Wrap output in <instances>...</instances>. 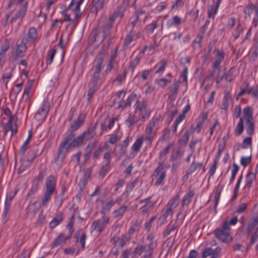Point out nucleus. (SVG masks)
Listing matches in <instances>:
<instances>
[{
    "label": "nucleus",
    "instance_id": "1",
    "mask_svg": "<svg viewBox=\"0 0 258 258\" xmlns=\"http://www.w3.org/2000/svg\"><path fill=\"white\" fill-rule=\"evenodd\" d=\"M85 116L83 114H80L78 118L74 120L70 127L69 134L64 138L61 143L58 149L57 156L55 158V163L59 166L62 165V163L66 157L68 152L67 146L69 143L75 139L76 134L75 132L78 130L84 123Z\"/></svg>",
    "mask_w": 258,
    "mask_h": 258
},
{
    "label": "nucleus",
    "instance_id": "2",
    "mask_svg": "<svg viewBox=\"0 0 258 258\" xmlns=\"http://www.w3.org/2000/svg\"><path fill=\"white\" fill-rule=\"evenodd\" d=\"M97 122L91 124L88 130L78 136L68 145V150L70 148H76L82 144L84 141H89L94 137L96 134Z\"/></svg>",
    "mask_w": 258,
    "mask_h": 258
},
{
    "label": "nucleus",
    "instance_id": "3",
    "mask_svg": "<svg viewBox=\"0 0 258 258\" xmlns=\"http://www.w3.org/2000/svg\"><path fill=\"white\" fill-rule=\"evenodd\" d=\"M55 190V181L54 180V177L53 175H50L46 179V190L42 199V205L43 206H47L51 195Z\"/></svg>",
    "mask_w": 258,
    "mask_h": 258
},
{
    "label": "nucleus",
    "instance_id": "4",
    "mask_svg": "<svg viewBox=\"0 0 258 258\" xmlns=\"http://www.w3.org/2000/svg\"><path fill=\"white\" fill-rule=\"evenodd\" d=\"M230 228L227 223H223L220 228H217L214 231L215 237L222 242H229L232 240L230 235Z\"/></svg>",
    "mask_w": 258,
    "mask_h": 258
},
{
    "label": "nucleus",
    "instance_id": "5",
    "mask_svg": "<svg viewBox=\"0 0 258 258\" xmlns=\"http://www.w3.org/2000/svg\"><path fill=\"white\" fill-rule=\"evenodd\" d=\"M28 41L27 39H22L21 42L18 45L15 53L13 56L14 61L23 56V53L26 50V43Z\"/></svg>",
    "mask_w": 258,
    "mask_h": 258
},
{
    "label": "nucleus",
    "instance_id": "6",
    "mask_svg": "<svg viewBox=\"0 0 258 258\" xmlns=\"http://www.w3.org/2000/svg\"><path fill=\"white\" fill-rule=\"evenodd\" d=\"M180 83V81L179 80L176 81L174 82L173 85L169 87L170 90L168 97L169 100L174 101L176 98Z\"/></svg>",
    "mask_w": 258,
    "mask_h": 258
},
{
    "label": "nucleus",
    "instance_id": "7",
    "mask_svg": "<svg viewBox=\"0 0 258 258\" xmlns=\"http://www.w3.org/2000/svg\"><path fill=\"white\" fill-rule=\"evenodd\" d=\"M195 193L194 189H189L188 191L184 196L182 201V206H188L190 203L192 199L195 196Z\"/></svg>",
    "mask_w": 258,
    "mask_h": 258
},
{
    "label": "nucleus",
    "instance_id": "8",
    "mask_svg": "<svg viewBox=\"0 0 258 258\" xmlns=\"http://www.w3.org/2000/svg\"><path fill=\"white\" fill-rule=\"evenodd\" d=\"M243 121L254 120L253 117V111L252 109L250 106L245 107L243 110Z\"/></svg>",
    "mask_w": 258,
    "mask_h": 258
},
{
    "label": "nucleus",
    "instance_id": "9",
    "mask_svg": "<svg viewBox=\"0 0 258 258\" xmlns=\"http://www.w3.org/2000/svg\"><path fill=\"white\" fill-rule=\"evenodd\" d=\"M91 174V169L90 168L85 169L83 170V176L79 181L80 186L84 187L87 184L88 180L90 178Z\"/></svg>",
    "mask_w": 258,
    "mask_h": 258
},
{
    "label": "nucleus",
    "instance_id": "10",
    "mask_svg": "<svg viewBox=\"0 0 258 258\" xmlns=\"http://www.w3.org/2000/svg\"><path fill=\"white\" fill-rule=\"evenodd\" d=\"M245 125L247 134L250 136H252L255 130L254 120L245 121Z\"/></svg>",
    "mask_w": 258,
    "mask_h": 258
},
{
    "label": "nucleus",
    "instance_id": "11",
    "mask_svg": "<svg viewBox=\"0 0 258 258\" xmlns=\"http://www.w3.org/2000/svg\"><path fill=\"white\" fill-rule=\"evenodd\" d=\"M70 237L68 235L64 236L63 233H60L55 239L52 246V248L56 247L61 245V243H65L67 239Z\"/></svg>",
    "mask_w": 258,
    "mask_h": 258
},
{
    "label": "nucleus",
    "instance_id": "12",
    "mask_svg": "<svg viewBox=\"0 0 258 258\" xmlns=\"http://www.w3.org/2000/svg\"><path fill=\"white\" fill-rule=\"evenodd\" d=\"M26 11V6H23L21 9L16 13L15 16L11 19V23H13L18 19H22L24 17Z\"/></svg>",
    "mask_w": 258,
    "mask_h": 258
},
{
    "label": "nucleus",
    "instance_id": "13",
    "mask_svg": "<svg viewBox=\"0 0 258 258\" xmlns=\"http://www.w3.org/2000/svg\"><path fill=\"white\" fill-rule=\"evenodd\" d=\"M258 216L254 218L252 222L248 225L247 229V232L248 235H250L253 232L258 230Z\"/></svg>",
    "mask_w": 258,
    "mask_h": 258
},
{
    "label": "nucleus",
    "instance_id": "14",
    "mask_svg": "<svg viewBox=\"0 0 258 258\" xmlns=\"http://www.w3.org/2000/svg\"><path fill=\"white\" fill-rule=\"evenodd\" d=\"M207 117L208 113L207 112H203L199 117V120L196 127V130L198 133L200 132L203 124L205 121L207 119Z\"/></svg>",
    "mask_w": 258,
    "mask_h": 258
},
{
    "label": "nucleus",
    "instance_id": "15",
    "mask_svg": "<svg viewBox=\"0 0 258 258\" xmlns=\"http://www.w3.org/2000/svg\"><path fill=\"white\" fill-rule=\"evenodd\" d=\"M63 220L62 215L59 213L56 215L55 217L49 223V227L51 229L55 228Z\"/></svg>",
    "mask_w": 258,
    "mask_h": 258
},
{
    "label": "nucleus",
    "instance_id": "16",
    "mask_svg": "<svg viewBox=\"0 0 258 258\" xmlns=\"http://www.w3.org/2000/svg\"><path fill=\"white\" fill-rule=\"evenodd\" d=\"M202 167V163H196L193 162L190 165L189 167L187 170L186 172V179L188 178V175L191 174L193 172L198 170Z\"/></svg>",
    "mask_w": 258,
    "mask_h": 258
},
{
    "label": "nucleus",
    "instance_id": "17",
    "mask_svg": "<svg viewBox=\"0 0 258 258\" xmlns=\"http://www.w3.org/2000/svg\"><path fill=\"white\" fill-rule=\"evenodd\" d=\"M146 248V245L140 244L137 245L132 252V257H136L140 256Z\"/></svg>",
    "mask_w": 258,
    "mask_h": 258
},
{
    "label": "nucleus",
    "instance_id": "18",
    "mask_svg": "<svg viewBox=\"0 0 258 258\" xmlns=\"http://www.w3.org/2000/svg\"><path fill=\"white\" fill-rule=\"evenodd\" d=\"M50 109V104L47 99L43 100L42 105L39 110L42 113L43 116H46Z\"/></svg>",
    "mask_w": 258,
    "mask_h": 258
},
{
    "label": "nucleus",
    "instance_id": "19",
    "mask_svg": "<svg viewBox=\"0 0 258 258\" xmlns=\"http://www.w3.org/2000/svg\"><path fill=\"white\" fill-rule=\"evenodd\" d=\"M244 130V121L243 118H240L239 121L237 123L234 130V134L236 136H239L242 134Z\"/></svg>",
    "mask_w": 258,
    "mask_h": 258
},
{
    "label": "nucleus",
    "instance_id": "20",
    "mask_svg": "<svg viewBox=\"0 0 258 258\" xmlns=\"http://www.w3.org/2000/svg\"><path fill=\"white\" fill-rule=\"evenodd\" d=\"M183 153L178 149L176 150H173L171 152L170 156V161L175 162L177 160H180Z\"/></svg>",
    "mask_w": 258,
    "mask_h": 258
},
{
    "label": "nucleus",
    "instance_id": "21",
    "mask_svg": "<svg viewBox=\"0 0 258 258\" xmlns=\"http://www.w3.org/2000/svg\"><path fill=\"white\" fill-rule=\"evenodd\" d=\"M144 140L148 141L149 143H151L156 133L153 130L146 128L145 131Z\"/></svg>",
    "mask_w": 258,
    "mask_h": 258
},
{
    "label": "nucleus",
    "instance_id": "22",
    "mask_svg": "<svg viewBox=\"0 0 258 258\" xmlns=\"http://www.w3.org/2000/svg\"><path fill=\"white\" fill-rule=\"evenodd\" d=\"M127 210V207L123 205L120 206L117 210L114 211V216L116 219L121 218Z\"/></svg>",
    "mask_w": 258,
    "mask_h": 258
},
{
    "label": "nucleus",
    "instance_id": "23",
    "mask_svg": "<svg viewBox=\"0 0 258 258\" xmlns=\"http://www.w3.org/2000/svg\"><path fill=\"white\" fill-rule=\"evenodd\" d=\"M255 174L253 172H248L246 176L245 187H247L248 188H249L251 186L253 181L255 180Z\"/></svg>",
    "mask_w": 258,
    "mask_h": 258
},
{
    "label": "nucleus",
    "instance_id": "24",
    "mask_svg": "<svg viewBox=\"0 0 258 258\" xmlns=\"http://www.w3.org/2000/svg\"><path fill=\"white\" fill-rule=\"evenodd\" d=\"M28 37L29 41H34L38 37L37 31L34 27H31L28 31Z\"/></svg>",
    "mask_w": 258,
    "mask_h": 258
},
{
    "label": "nucleus",
    "instance_id": "25",
    "mask_svg": "<svg viewBox=\"0 0 258 258\" xmlns=\"http://www.w3.org/2000/svg\"><path fill=\"white\" fill-rule=\"evenodd\" d=\"M223 187V186L219 185L217 186V189L216 190L214 199H213V201H214V203H215V205H214L215 209L216 208V207L219 202L220 197V195L222 191Z\"/></svg>",
    "mask_w": 258,
    "mask_h": 258
},
{
    "label": "nucleus",
    "instance_id": "26",
    "mask_svg": "<svg viewBox=\"0 0 258 258\" xmlns=\"http://www.w3.org/2000/svg\"><path fill=\"white\" fill-rule=\"evenodd\" d=\"M136 104L137 105L135 110V114H137L138 112H139V114H140L142 110H144L146 107L147 103L144 100H143L141 102L137 101Z\"/></svg>",
    "mask_w": 258,
    "mask_h": 258
},
{
    "label": "nucleus",
    "instance_id": "27",
    "mask_svg": "<svg viewBox=\"0 0 258 258\" xmlns=\"http://www.w3.org/2000/svg\"><path fill=\"white\" fill-rule=\"evenodd\" d=\"M139 118L135 114H130L125 122L128 127H131L134 124L137 122Z\"/></svg>",
    "mask_w": 258,
    "mask_h": 258
},
{
    "label": "nucleus",
    "instance_id": "28",
    "mask_svg": "<svg viewBox=\"0 0 258 258\" xmlns=\"http://www.w3.org/2000/svg\"><path fill=\"white\" fill-rule=\"evenodd\" d=\"M105 0H93L92 5L95 8L96 13H97L98 11L102 9L103 7Z\"/></svg>",
    "mask_w": 258,
    "mask_h": 258
},
{
    "label": "nucleus",
    "instance_id": "29",
    "mask_svg": "<svg viewBox=\"0 0 258 258\" xmlns=\"http://www.w3.org/2000/svg\"><path fill=\"white\" fill-rule=\"evenodd\" d=\"M123 17V13L119 11L115 12L109 19L108 22L112 25L117 18H122Z\"/></svg>",
    "mask_w": 258,
    "mask_h": 258
},
{
    "label": "nucleus",
    "instance_id": "30",
    "mask_svg": "<svg viewBox=\"0 0 258 258\" xmlns=\"http://www.w3.org/2000/svg\"><path fill=\"white\" fill-rule=\"evenodd\" d=\"M123 17V13L119 11L115 12L109 19L108 22L112 25L117 18H122Z\"/></svg>",
    "mask_w": 258,
    "mask_h": 258
},
{
    "label": "nucleus",
    "instance_id": "31",
    "mask_svg": "<svg viewBox=\"0 0 258 258\" xmlns=\"http://www.w3.org/2000/svg\"><path fill=\"white\" fill-rule=\"evenodd\" d=\"M17 191H15L14 195L13 196H11L9 198H7L6 200L5 201V212H4V216H6L7 213L9 211L10 209V206L11 204V202L13 199V198L14 196L16 195Z\"/></svg>",
    "mask_w": 258,
    "mask_h": 258
},
{
    "label": "nucleus",
    "instance_id": "32",
    "mask_svg": "<svg viewBox=\"0 0 258 258\" xmlns=\"http://www.w3.org/2000/svg\"><path fill=\"white\" fill-rule=\"evenodd\" d=\"M92 225L93 227V229L99 232V233H101L105 228L100 221H93Z\"/></svg>",
    "mask_w": 258,
    "mask_h": 258
},
{
    "label": "nucleus",
    "instance_id": "33",
    "mask_svg": "<svg viewBox=\"0 0 258 258\" xmlns=\"http://www.w3.org/2000/svg\"><path fill=\"white\" fill-rule=\"evenodd\" d=\"M135 35V31L132 29L130 32L126 36L124 41V45L126 46L129 45L132 41L133 37Z\"/></svg>",
    "mask_w": 258,
    "mask_h": 258
},
{
    "label": "nucleus",
    "instance_id": "34",
    "mask_svg": "<svg viewBox=\"0 0 258 258\" xmlns=\"http://www.w3.org/2000/svg\"><path fill=\"white\" fill-rule=\"evenodd\" d=\"M46 174V168H44L39 172L38 175L34 178V182L40 183L43 180Z\"/></svg>",
    "mask_w": 258,
    "mask_h": 258
},
{
    "label": "nucleus",
    "instance_id": "35",
    "mask_svg": "<svg viewBox=\"0 0 258 258\" xmlns=\"http://www.w3.org/2000/svg\"><path fill=\"white\" fill-rule=\"evenodd\" d=\"M143 139L142 137L138 138L132 146V149L134 151L138 152L142 145Z\"/></svg>",
    "mask_w": 258,
    "mask_h": 258
},
{
    "label": "nucleus",
    "instance_id": "36",
    "mask_svg": "<svg viewBox=\"0 0 258 258\" xmlns=\"http://www.w3.org/2000/svg\"><path fill=\"white\" fill-rule=\"evenodd\" d=\"M255 7V5L252 3H251L244 8L243 13L245 15H247L248 17H250V15L252 13Z\"/></svg>",
    "mask_w": 258,
    "mask_h": 258
},
{
    "label": "nucleus",
    "instance_id": "37",
    "mask_svg": "<svg viewBox=\"0 0 258 258\" xmlns=\"http://www.w3.org/2000/svg\"><path fill=\"white\" fill-rule=\"evenodd\" d=\"M154 248V242H151L148 245V249L146 251L144 254V258L151 257L152 254V251Z\"/></svg>",
    "mask_w": 258,
    "mask_h": 258
},
{
    "label": "nucleus",
    "instance_id": "38",
    "mask_svg": "<svg viewBox=\"0 0 258 258\" xmlns=\"http://www.w3.org/2000/svg\"><path fill=\"white\" fill-rule=\"evenodd\" d=\"M114 204V202L113 200H110L104 207H103L101 211V213L103 215H105V214L109 211L111 207L113 206Z\"/></svg>",
    "mask_w": 258,
    "mask_h": 258
},
{
    "label": "nucleus",
    "instance_id": "39",
    "mask_svg": "<svg viewBox=\"0 0 258 258\" xmlns=\"http://www.w3.org/2000/svg\"><path fill=\"white\" fill-rule=\"evenodd\" d=\"M155 82L161 87L165 88L168 84L171 83V81L165 78H161L156 80Z\"/></svg>",
    "mask_w": 258,
    "mask_h": 258
},
{
    "label": "nucleus",
    "instance_id": "40",
    "mask_svg": "<svg viewBox=\"0 0 258 258\" xmlns=\"http://www.w3.org/2000/svg\"><path fill=\"white\" fill-rule=\"evenodd\" d=\"M234 68H231L226 74L225 73V79L228 82L231 83L233 80ZM225 73L226 69H224Z\"/></svg>",
    "mask_w": 258,
    "mask_h": 258
},
{
    "label": "nucleus",
    "instance_id": "41",
    "mask_svg": "<svg viewBox=\"0 0 258 258\" xmlns=\"http://www.w3.org/2000/svg\"><path fill=\"white\" fill-rule=\"evenodd\" d=\"M109 169L110 164H109L108 163H106L105 165L102 167L99 173V176L101 178H103L104 177Z\"/></svg>",
    "mask_w": 258,
    "mask_h": 258
},
{
    "label": "nucleus",
    "instance_id": "42",
    "mask_svg": "<svg viewBox=\"0 0 258 258\" xmlns=\"http://www.w3.org/2000/svg\"><path fill=\"white\" fill-rule=\"evenodd\" d=\"M108 48V45L105 46L104 45H102V48L99 51V58H102V60H104L105 56L107 54V50Z\"/></svg>",
    "mask_w": 258,
    "mask_h": 258
},
{
    "label": "nucleus",
    "instance_id": "43",
    "mask_svg": "<svg viewBox=\"0 0 258 258\" xmlns=\"http://www.w3.org/2000/svg\"><path fill=\"white\" fill-rule=\"evenodd\" d=\"M159 121V119L157 117H153L150 121L146 128L150 130H153L156 124Z\"/></svg>",
    "mask_w": 258,
    "mask_h": 258
},
{
    "label": "nucleus",
    "instance_id": "44",
    "mask_svg": "<svg viewBox=\"0 0 258 258\" xmlns=\"http://www.w3.org/2000/svg\"><path fill=\"white\" fill-rule=\"evenodd\" d=\"M112 26L113 25L108 22L105 24L103 28V32L104 36H106L109 34Z\"/></svg>",
    "mask_w": 258,
    "mask_h": 258
},
{
    "label": "nucleus",
    "instance_id": "45",
    "mask_svg": "<svg viewBox=\"0 0 258 258\" xmlns=\"http://www.w3.org/2000/svg\"><path fill=\"white\" fill-rule=\"evenodd\" d=\"M97 85L96 84H93L91 88L89 89L88 92V101H90L91 98L93 95V94L96 92L97 88Z\"/></svg>",
    "mask_w": 258,
    "mask_h": 258
},
{
    "label": "nucleus",
    "instance_id": "46",
    "mask_svg": "<svg viewBox=\"0 0 258 258\" xmlns=\"http://www.w3.org/2000/svg\"><path fill=\"white\" fill-rule=\"evenodd\" d=\"M97 85L96 84H93L91 88L89 89L88 92V101H90L91 98L93 95V94L96 92L97 88Z\"/></svg>",
    "mask_w": 258,
    "mask_h": 258
},
{
    "label": "nucleus",
    "instance_id": "47",
    "mask_svg": "<svg viewBox=\"0 0 258 258\" xmlns=\"http://www.w3.org/2000/svg\"><path fill=\"white\" fill-rule=\"evenodd\" d=\"M97 85L96 84H93L91 88L89 89L88 92V101H90L91 98L93 95V94L96 92L97 88Z\"/></svg>",
    "mask_w": 258,
    "mask_h": 258
},
{
    "label": "nucleus",
    "instance_id": "48",
    "mask_svg": "<svg viewBox=\"0 0 258 258\" xmlns=\"http://www.w3.org/2000/svg\"><path fill=\"white\" fill-rule=\"evenodd\" d=\"M97 85L96 84H93L91 88L89 89L88 92V101H90L91 98L93 95V94L96 92L97 88Z\"/></svg>",
    "mask_w": 258,
    "mask_h": 258
},
{
    "label": "nucleus",
    "instance_id": "49",
    "mask_svg": "<svg viewBox=\"0 0 258 258\" xmlns=\"http://www.w3.org/2000/svg\"><path fill=\"white\" fill-rule=\"evenodd\" d=\"M252 144V138L251 137H248L245 138L242 143L241 147L245 149L248 147V146H250Z\"/></svg>",
    "mask_w": 258,
    "mask_h": 258
},
{
    "label": "nucleus",
    "instance_id": "50",
    "mask_svg": "<svg viewBox=\"0 0 258 258\" xmlns=\"http://www.w3.org/2000/svg\"><path fill=\"white\" fill-rule=\"evenodd\" d=\"M243 32V27L240 23H238L236 26L235 30V33L233 34L234 39H236Z\"/></svg>",
    "mask_w": 258,
    "mask_h": 258
},
{
    "label": "nucleus",
    "instance_id": "51",
    "mask_svg": "<svg viewBox=\"0 0 258 258\" xmlns=\"http://www.w3.org/2000/svg\"><path fill=\"white\" fill-rule=\"evenodd\" d=\"M177 228V226L175 224H173L171 226H168L167 228L166 229L165 232H164L163 236L165 237H167L171 233V232H172Z\"/></svg>",
    "mask_w": 258,
    "mask_h": 258
},
{
    "label": "nucleus",
    "instance_id": "52",
    "mask_svg": "<svg viewBox=\"0 0 258 258\" xmlns=\"http://www.w3.org/2000/svg\"><path fill=\"white\" fill-rule=\"evenodd\" d=\"M9 48L10 44L6 41L4 43L1 45L0 55L6 56V51L9 49Z\"/></svg>",
    "mask_w": 258,
    "mask_h": 258
},
{
    "label": "nucleus",
    "instance_id": "53",
    "mask_svg": "<svg viewBox=\"0 0 258 258\" xmlns=\"http://www.w3.org/2000/svg\"><path fill=\"white\" fill-rule=\"evenodd\" d=\"M166 176V172H162L159 176H157V178L155 182V185H159L162 183L163 181L165 179Z\"/></svg>",
    "mask_w": 258,
    "mask_h": 258
},
{
    "label": "nucleus",
    "instance_id": "54",
    "mask_svg": "<svg viewBox=\"0 0 258 258\" xmlns=\"http://www.w3.org/2000/svg\"><path fill=\"white\" fill-rule=\"evenodd\" d=\"M34 182L35 183L32 185L29 192L28 194V197H31L34 193L36 192L39 189L40 184L39 182Z\"/></svg>",
    "mask_w": 258,
    "mask_h": 258
},
{
    "label": "nucleus",
    "instance_id": "55",
    "mask_svg": "<svg viewBox=\"0 0 258 258\" xmlns=\"http://www.w3.org/2000/svg\"><path fill=\"white\" fill-rule=\"evenodd\" d=\"M12 122L13 121H11V123H10L9 121H8L7 124L3 123V128L5 132V136L7 135L10 131H12L13 128Z\"/></svg>",
    "mask_w": 258,
    "mask_h": 258
},
{
    "label": "nucleus",
    "instance_id": "56",
    "mask_svg": "<svg viewBox=\"0 0 258 258\" xmlns=\"http://www.w3.org/2000/svg\"><path fill=\"white\" fill-rule=\"evenodd\" d=\"M30 163L28 162L26 160L22 162L18 170V173H21L25 171L27 168L29 167Z\"/></svg>",
    "mask_w": 258,
    "mask_h": 258
},
{
    "label": "nucleus",
    "instance_id": "57",
    "mask_svg": "<svg viewBox=\"0 0 258 258\" xmlns=\"http://www.w3.org/2000/svg\"><path fill=\"white\" fill-rule=\"evenodd\" d=\"M173 144H169L163 150V151H161L160 153V158H163L165 157L166 155L169 153L170 149L172 147Z\"/></svg>",
    "mask_w": 258,
    "mask_h": 258
},
{
    "label": "nucleus",
    "instance_id": "58",
    "mask_svg": "<svg viewBox=\"0 0 258 258\" xmlns=\"http://www.w3.org/2000/svg\"><path fill=\"white\" fill-rule=\"evenodd\" d=\"M179 199L178 197L174 198L168 203L167 206L171 207L173 209L176 207L179 204Z\"/></svg>",
    "mask_w": 258,
    "mask_h": 258
},
{
    "label": "nucleus",
    "instance_id": "59",
    "mask_svg": "<svg viewBox=\"0 0 258 258\" xmlns=\"http://www.w3.org/2000/svg\"><path fill=\"white\" fill-rule=\"evenodd\" d=\"M189 134L188 132L187 131H186L184 133V135L182 136V137H181L180 140H179V142H180V144H187V143L188 141V139H189Z\"/></svg>",
    "mask_w": 258,
    "mask_h": 258
},
{
    "label": "nucleus",
    "instance_id": "60",
    "mask_svg": "<svg viewBox=\"0 0 258 258\" xmlns=\"http://www.w3.org/2000/svg\"><path fill=\"white\" fill-rule=\"evenodd\" d=\"M160 63L161 64V66L159 67V68L158 70H157L155 71V73H156V74L162 73L164 71V70L167 66V62L165 60H162L160 62Z\"/></svg>",
    "mask_w": 258,
    "mask_h": 258
},
{
    "label": "nucleus",
    "instance_id": "61",
    "mask_svg": "<svg viewBox=\"0 0 258 258\" xmlns=\"http://www.w3.org/2000/svg\"><path fill=\"white\" fill-rule=\"evenodd\" d=\"M28 156H29L27 158L26 161L30 163L32 162L37 156L35 151H31L29 152Z\"/></svg>",
    "mask_w": 258,
    "mask_h": 258
},
{
    "label": "nucleus",
    "instance_id": "62",
    "mask_svg": "<svg viewBox=\"0 0 258 258\" xmlns=\"http://www.w3.org/2000/svg\"><path fill=\"white\" fill-rule=\"evenodd\" d=\"M214 52L216 53V59L222 61L224 59V56L222 51L219 50L218 49H215Z\"/></svg>",
    "mask_w": 258,
    "mask_h": 258
},
{
    "label": "nucleus",
    "instance_id": "63",
    "mask_svg": "<svg viewBox=\"0 0 258 258\" xmlns=\"http://www.w3.org/2000/svg\"><path fill=\"white\" fill-rule=\"evenodd\" d=\"M96 146L95 143H92L91 144H88L85 148V153L91 155L93 149Z\"/></svg>",
    "mask_w": 258,
    "mask_h": 258
},
{
    "label": "nucleus",
    "instance_id": "64",
    "mask_svg": "<svg viewBox=\"0 0 258 258\" xmlns=\"http://www.w3.org/2000/svg\"><path fill=\"white\" fill-rule=\"evenodd\" d=\"M258 239V230H256L251 236L249 245H252Z\"/></svg>",
    "mask_w": 258,
    "mask_h": 258
}]
</instances>
